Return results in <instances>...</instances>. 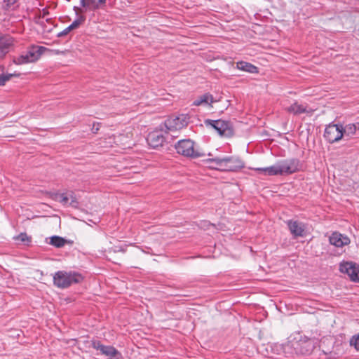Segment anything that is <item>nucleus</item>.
<instances>
[{"instance_id": "obj_1", "label": "nucleus", "mask_w": 359, "mask_h": 359, "mask_svg": "<svg viewBox=\"0 0 359 359\" xmlns=\"http://www.w3.org/2000/svg\"><path fill=\"white\" fill-rule=\"evenodd\" d=\"M303 164L296 158H287L277 162L266 168H257L255 170L264 173L266 175H288L302 169Z\"/></svg>"}, {"instance_id": "obj_2", "label": "nucleus", "mask_w": 359, "mask_h": 359, "mask_svg": "<svg viewBox=\"0 0 359 359\" xmlns=\"http://www.w3.org/2000/svg\"><path fill=\"white\" fill-rule=\"evenodd\" d=\"M314 348V341L299 332L291 334L286 342V349L289 355H309Z\"/></svg>"}, {"instance_id": "obj_3", "label": "nucleus", "mask_w": 359, "mask_h": 359, "mask_svg": "<svg viewBox=\"0 0 359 359\" xmlns=\"http://www.w3.org/2000/svg\"><path fill=\"white\" fill-rule=\"evenodd\" d=\"M212 169L224 172H236L245 167L244 162L238 156H215L204 160Z\"/></svg>"}, {"instance_id": "obj_4", "label": "nucleus", "mask_w": 359, "mask_h": 359, "mask_svg": "<svg viewBox=\"0 0 359 359\" xmlns=\"http://www.w3.org/2000/svg\"><path fill=\"white\" fill-rule=\"evenodd\" d=\"M175 148L177 153L191 158H197L206 156V154L196 147L195 142L190 139H183L179 140L175 144Z\"/></svg>"}, {"instance_id": "obj_5", "label": "nucleus", "mask_w": 359, "mask_h": 359, "mask_svg": "<svg viewBox=\"0 0 359 359\" xmlns=\"http://www.w3.org/2000/svg\"><path fill=\"white\" fill-rule=\"evenodd\" d=\"M83 279V276L77 272L60 271L55 273L53 282L57 287L65 289L73 284L81 283Z\"/></svg>"}, {"instance_id": "obj_6", "label": "nucleus", "mask_w": 359, "mask_h": 359, "mask_svg": "<svg viewBox=\"0 0 359 359\" xmlns=\"http://www.w3.org/2000/svg\"><path fill=\"white\" fill-rule=\"evenodd\" d=\"M204 123L207 127L210 126L215 130L221 137H231L234 135L233 128L230 121L206 119Z\"/></svg>"}, {"instance_id": "obj_7", "label": "nucleus", "mask_w": 359, "mask_h": 359, "mask_svg": "<svg viewBox=\"0 0 359 359\" xmlns=\"http://www.w3.org/2000/svg\"><path fill=\"white\" fill-rule=\"evenodd\" d=\"M188 119L189 118L183 114L166 119L163 125L165 133L175 132L187 126L189 123Z\"/></svg>"}, {"instance_id": "obj_8", "label": "nucleus", "mask_w": 359, "mask_h": 359, "mask_svg": "<svg viewBox=\"0 0 359 359\" xmlns=\"http://www.w3.org/2000/svg\"><path fill=\"white\" fill-rule=\"evenodd\" d=\"M324 137L330 143H334L343 137L342 125L330 123L325 127Z\"/></svg>"}, {"instance_id": "obj_9", "label": "nucleus", "mask_w": 359, "mask_h": 359, "mask_svg": "<svg viewBox=\"0 0 359 359\" xmlns=\"http://www.w3.org/2000/svg\"><path fill=\"white\" fill-rule=\"evenodd\" d=\"M339 271L342 273L346 274L351 280L359 282V265L352 262H345L340 263Z\"/></svg>"}, {"instance_id": "obj_10", "label": "nucleus", "mask_w": 359, "mask_h": 359, "mask_svg": "<svg viewBox=\"0 0 359 359\" xmlns=\"http://www.w3.org/2000/svg\"><path fill=\"white\" fill-rule=\"evenodd\" d=\"M52 198L60 202L63 205H70L73 208L78 206V201L72 191L66 193H55L52 195Z\"/></svg>"}, {"instance_id": "obj_11", "label": "nucleus", "mask_w": 359, "mask_h": 359, "mask_svg": "<svg viewBox=\"0 0 359 359\" xmlns=\"http://www.w3.org/2000/svg\"><path fill=\"white\" fill-rule=\"evenodd\" d=\"M92 346L110 359H121V354L115 348L111 346H104L99 341H93Z\"/></svg>"}, {"instance_id": "obj_12", "label": "nucleus", "mask_w": 359, "mask_h": 359, "mask_svg": "<svg viewBox=\"0 0 359 359\" xmlns=\"http://www.w3.org/2000/svg\"><path fill=\"white\" fill-rule=\"evenodd\" d=\"M161 130H156L149 133L147 137V142L148 144L154 148L156 149L159 147H162L165 141L166 137L163 133V127L161 126Z\"/></svg>"}, {"instance_id": "obj_13", "label": "nucleus", "mask_w": 359, "mask_h": 359, "mask_svg": "<svg viewBox=\"0 0 359 359\" xmlns=\"http://www.w3.org/2000/svg\"><path fill=\"white\" fill-rule=\"evenodd\" d=\"M14 38L9 34H0V59H3L14 46Z\"/></svg>"}, {"instance_id": "obj_14", "label": "nucleus", "mask_w": 359, "mask_h": 359, "mask_svg": "<svg viewBox=\"0 0 359 359\" xmlns=\"http://www.w3.org/2000/svg\"><path fill=\"white\" fill-rule=\"evenodd\" d=\"M329 241L331 245L337 248H341L350 243L349 238L339 232L332 233L329 238Z\"/></svg>"}, {"instance_id": "obj_15", "label": "nucleus", "mask_w": 359, "mask_h": 359, "mask_svg": "<svg viewBox=\"0 0 359 359\" xmlns=\"http://www.w3.org/2000/svg\"><path fill=\"white\" fill-rule=\"evenodd\" d=\"M287 226L290 233L294 237H302L304 235L305 226L303 223L297 221L289 220Z\"/></svg>"}, {"instance_id": "obj_16", "label": "nucleus", "mask_w": 359, "mask_h": 359, "mask_svg": "<svg viewBox=\"0 0 359 359\" xmlns=\"http://www.w3.org/2000/svg\"><path fill=\"white\" fill-rule=\"evenodd\" d=\"M107 0H80L81 6L86 10L95 11L102 8Z\"/></svg>"}, {"instance_id": "obj_17", "label": "nucleus", "mask_w": 359, "mask_h": 359, "mask_svg": "<svg viewBox=\"0 0 359 359\" xmlns=\"http://www.w3.org/2000/svg\"><path fill=\"white\" fill-rule=\"evenodd\" d=\"M286 111L294 115H299L303 113L311 114L312 109H308L307 106L300 104L297 102H294L290 107L286 108Z\"/></svg>"}, {"instance_id": "obj_18", "label": "nucleus", "mask_w": 359, "mask_h": 359, "mask_svg": "<svg viewBox=\"0 0 359 359\" xmlns=\"http://www.w3.org/2000/svg\"><path fill=\"white\" fill-rule=\"evenodd\" d=\"M215 102L212 95L209 93L198 96L194 102V106H210Z\"/></svg>"}, {"instance_id": "obj_19", "label": "nucleus", "mask_w": 359, "mask_h": 359, "mask_svg": "<svg viewBox=\"0 0 359 359\" xmlns=\"http://www.w3.org/2000/svg\"><path fill=\"white\" fill-rule=\"evenodd\" d=\"M46 50V48L43 46H32L26 53L28 55L29 61L34 62L41 57Z\"/></svg>"}, {"instance_id": "obj_20", "label": "nucleus", "mask_w": 359, "mask_h": 359, "mask_svg": "<svg viewBox=\"0 0 359 359\" xmlns=\"http://www.w3.org/2000/svg\"><path fill=\"white\" fill-rule=\"evenodd\" d=\"M343 137H352L355 135H358L359 132V122L348 123L345 126H342Z\"/></svg>"}, {"instance_id": "obj_21", "label": "nucleus", "mask_w": 359, "mask_h": 359, "mask_svg": "<svg viewBox=\"0 0 359 359\" xmlns=\"http://www.w3.org/2000/svg\"><path fill=\"white\" fill-rule=\"evenodd\" d=\"M236 67L239 70L244 71L249 73H257L258 68L254 65L245 61H239L236 63Z\"/></svg>"}, {"instance_id": "obj_22", "label": "nucleus", "mask_w": 359, "mask_h": 359, "mask_svg": "<svg viewBox=\"0 0 359 359\" xmlns=\"http://www.w3.org/2000/svg\"><path fill=\"white\" fill-rule=\"evenodd\" d=\"M271 351L276 355H283L287 358L290 357L289 352L286 349V343L284 344H273L270 345Z\"/></svg>"}, {"instance_id": "obj_23", "label": "nucleus", "mask_w": 359, "mask_h": 359, "mask_svg": "<svg viewBox=\"0 0 359 359\" xmlns=\"http://www.w3.org/2000/svg\"><path fill=\"white\" fill-rule=\"evenodd\" d=\"M67 243V240L65 239L62 237H60L59 236H53L50 238L49 244L55 248H60L65 246V245Z\"/></svg>"}, {"instance_id": "obj_24", "label": "nucleus", "mask_w": 359, "mask_h": 359, "mask_svg": "<svg viewBox=\"0 0 359 359\" xmlns=\"http://www.w3.org/2000/svg\"><path fill=\"white\" fill-rule=\"evenodd\" d=\"M18 0H4L2 4V9L6 11H14L17 7Z\"/></svg>"}, {"instance_id": "obj_25", "label": "nucleus", "mask_w": 359, "mask_h": 359, "mask_svg": "<svg viewBox=\"0 0 359 359\" xmlns=\"http://www.w3.org/2000/svg\"><path fill=\"white\" fill-rule=\"evenodd\" d=\"M20 76L19 73H13V74H0V86H4L6 83L7 81H10L13 77H18Z\"/></svg>"}, {"instance_id": "obj_26", "label": "nucleus", "mask_w": 359, "mask_h": 359, "mask_svg": "<svg viewBox=\"0 0 359 359\" xmlns=\"http://www.w3.org/2000/svg\"><path fill=\"white\" fill-rule=\"evenodd\" d=\"M13 62L16 65H23L30 63L29 59L28 57L27 53L25 52V53L20 55V56L15 57L13 59Z\"/></svg>"}, {"instance_id": "obj_27", "label": "nucleus", "mask_w": 359, "mask_h": 359, "mask_svg": "<svg viewBox=\"0 0 359 359\" xmlns=\"http://www.w3.org/2000/svg\"><path fill=\"white\" fill-rule=\"evenodd\" d=\"M86 20V17L84 15H80L78 16L77 19H76L71 25L70 27L72 29H76Z\"/></svg>"}, {"instance_id": "obj_28", "label": "nucleus", "mask_w": 359, "mask_h": 359, "mask_svg": "<svg viewBox=\"0 0 359 359\" xmlns=\"http://www.w3.org/2000/svg\"><path fill=\"white\" fill-rule=\"evenodd\" d=\"M15 239L24 243L31 241V238L29 237L26 233H20L18 236L15 238Z\"/></svg>"}, {"instance_id": "obj_29", "label": "nucleus", "mask_w": 359, "mask_h": 359, "mask_svg": "<svg viewBox=\"0 0 359 359\" xmlns=\"http://www.w3.org/2000/svg\"><path fill=\"white\" fill-rule=\"evenodd\" d=\"M351 345L353 346L356 350H359V334L353 336L351 341Z\"/></svg>"}, {"instance_id": "obj_30", "label": "nucleus", "mask_w": 359, "mask_h": 359, "mask_svg": "<svg viewBox=\"0 0 359 359\" xmlns=\"http://www.w3.org/2000/svg\"><path fill=\"white\" fill-rule=\"evenodd\" d=\"M72 29L71 28L70 25H69L67 27H66L64 30L57 34V37L61 38L66 35H67Z\"/></svg>"}, {"instance_id": "obj_31", "label": "nucleus", "mask_w": 359, "mask_h": 359, "mask_svg": "<svg viewBox=\"0 0 359 359\" xmlns=\"http://www.w3.org/2000/svg\"><path fill=\"white\" fill-rule=\"evenodd\" d=\"M211 226L213 227L214 224H211L210 222H209L208 221H203L201 223V228H203L204 229H209L210 227H211Z\"/></svg>"}, {"instance_id": "obj_32", "label": "nucleus", "mask_w": 359, "mask_h": 359, "mask_svg": "<svg viewBox=\"0 0 359 359\" xmlns=\"http://www.w3.org/2000/svg\"><path fill=\"white\" fill-rule=\"evenodd\" d=\"M74 10L75 11L76 15H78V11H81V9L79 8H78L77 6H74Z\"/></svg>"}, {"instance_id": "obj_33", "label": "nucleus", "mask_w": 359, "mask_h": 359, "mask_svg": "<svg viewBox=\"0 0 359 359\" xmlns=\"http://www.w3.org/2000/svg\"><path fill=\"white\" fill-rule=\"evenodd\" d=\"M98 130H99V128H94V127L93 128V133H97V131Z\"/></svg>"}, {"instance_id": "obj_34", "label": "nucleus", "mask_w": 359, "mask_h": 359, "mask_svg": "<svg viewBox=\"0 0 359 359\" xmlns=\"http://www.w3.org/2000/svg\"><path fill=\"white\" fill-rule=\"evenodd\" d=\"M208 156H212V154L211 153H208Z\"/></svg>"}]
</instances>
